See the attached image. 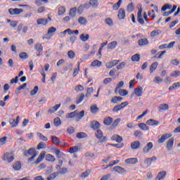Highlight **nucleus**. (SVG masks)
Wrapping results in <instances>:
<instances>
[{
	"instance_id": "obj_1",
	"label": "nucleus",
	"mask_w": 180,
	"mask_h": 180,
	"mask_svg": "<svg viewBox=\"0 0 180 180\" xmlns=\"http://www.w3.org/2000/svg\"><path fill=\"white\" fill-rule=\"evenodd\" d=\"M129 105V102L124 101L120 105H115L112 108L113 113H119L120 110H123L126 106Z\"/></svg>"
},
{
	"instance_id": "obj_2",
	"label": "nucleus",
	"mask_w": 180,
	"mask_h": 180,
	"mask_svg": "<svg viewBox=\"0 0 180 180\" xmlns=\"http://www.w3.org/2000/svg\"><path fill=\"white\" fill-rule=\"evenodd\" d=\"M96 136L100 141V143H105L108 141V138L106 136H103V132L101 129H97L96 133Z\"/></svg>"
},
{
	"instance_id": "obj_3",
	"label": "nucleus",
	"mask_w": 180,
	"mask_h": 180,
	"mask_svg": "<svg viewBox=\"0 0 180 180\" xmlns=\"http://www.w3.org/2000/svg\"><path fill=\"white\" fill-rule=\"evenodd\" d=\"M3 160L4 161H7L8 164H11V162L15 160V157H13L11 153H6L4 154Z\"/></svg>"
},
{
	"instance_id": "obj_4",
	"label": "nucleus",
	"mask_w": 180,
	"mask_h": 180,
	"mask_svg": "<svg viewBox=\"0 0 180 180\" xmlns=\"http://www.w3.org/2000/svg\"><path fill=\"white\" fill-rule=\"evenodd\" d=\"M172 137V134H165L162 136L160 139H158V142L159 144H162V143L165 142V140H168V139Z\"/></svg>"
},
{
	"instance_id": "obj_5",
	"label": "nucleus",
	"mask_w": 180,
	"mask_h": 180,
	"mask_svg": "<svg viewBox=\"0 0 180 180\" xmlns=\"http://www.w3.org/2000/svg\"><path fill=\"white\" fill-rule=\"evenodd\" d=\"M148 39L147 38H141L138 40V44L140 47H144L146 46H148L149 44Z\"/></svg>"
},
{
	"instance_id": "obj_6",
	"label": "nucleus",
	"mask_w": 180,
	"mask_h": 180,
	"mask_svg": "<svg viewBox=\"0 0 180 180\" xmlns=\"http://www.w3.org/2000/svg\"><path fill=\"white\" fill-rule=\"evenodd\" d=\"M119 63H120V60H113L109 63H107L105 64V67L106 68H113V67H115V65H117Z\"/></svg>"
},
{
	"instance_id": "obj_7",
	"label": "nucleus",
	"mask_w": 180,
	"mask_h": 180,
	"mask_svg": "<svg viewBox=\"0 0 180 180\" xmlns=\"http://www.w3.org/2000/svg\"><path fill=\"white\" fill-rule=\"evenodd\" d=\"M19 120H20V117L18 116L16 120L12 118L9 120V123L11 124V127H16L19 124Z\"/></svg>"
},
{
	"instance_id": "obj_8",
	"label": "nucleus",
	"mask_w": 180,
	"mask_h": 180,
	"mask_svg": "<svg viewBox=\"0 0 180 180\" xmlns=\"http://www.w3.org/2000/svg\"><path fill=\"white\" fill-rule=\"evenodd\" d=\"M8 12L11 15H19L23 12L22 8H9Z\"/></svg>"
},
{
	"instance_id": "obj_9",
	"label": "nucleus",
	"mask_w": 180,
	"mask_h": 180,
	"mask_svg": "<svg viewBox=\"0 0 180 180\" xmlns=\"http://www.w3.org/2000/svg\"><path fill=\"white\" fill-rule=\"evenodd\" d=\"M153 147H154L153 142L148 143L147 145L143 148V153H144V154H147V153H150V150H151Z\"/></svg>"
},
{
	"instance_id": "obj_10",
	"label": "nucleus",
	"mask_w": 180,
	"mask_h": 180,
	"mask_svg": "<svg viewBox=\"0 0 180 180\" xmlns=\"http://www.w3.org/2000/svg\"><path fill=\"white\" fill-rule=\"evenodd\" d=\"M90 127L93 129V130H98V129L101 127V123L96 120H93L90 124Z\"/></svg>"
},
{
	"instance_id": "obj_11",
	"label": "nucleus",
	"mask_w": 180,
	"mask_h": 180,
	"mask_svg": "<svg viewBox=\"0 0 180 180\" xmlns=\"http://www.w3.org/2000/svg\"><path fill=\"white\" fill-rule=\"evenodd\" d=\"M35 50L37 51V56L39 57L43 54V46L41 44H37L34 46Z\"/></svg>"
},
{
	"instance_id": "obj_12",
	"label": "nucleus",
	"mask_w": 180,
	"mask_h": 180,
	"mask_svg": "<svg viewBox=\"0 0 180 180\" xmlns=\"http://www.w3.org/2000/svg\"><path fill=\"white\" fill-rule=\"evenodd\" d=\"M51 141L53 144H55V146H63V142L60 141V139H58V137L56 136H51Z\"/></svg>"
},
{
	"instance_id": "obj_13",
	"label": "nucleus",
	"mask_w": 180,
	"mask_h": 180,
	"mask_svg": "<svg viewBox=\"0 0 180 180\" xmlns=\"http://www.w3.org/2000/svg\"><path fill=\"white\" fill-rule=\"evenodd\" d=\"M44 157H46V151H42L39 157L37 158V160L35 161V164H40L43 160H44Z\"/></svg>"
},
{
	"instance_id": "obj_14",
	"label": "nucleus",
	"mask_w": 180,
	"mask_h": 180,
	"mask_svg": "<svg viewBox=\"0 0 180 180\" xmlns=\"http://www.w3.org/2000/svg\"><path fill=\"white\" fill-rule=\"evenodd\" d=\"M169 109V106L166 103L160 104L158 108L159 112H165V110H168Z\"/></svg>"
},
{
	"instance_id": "obj_15",
	"label": "nucleus",
	"mask_w": 180,
	"mask_h": 180,
	"mask_svg": "<svg viewBox=\"0 0 180 180\" xmlns=\"http://www.w3.org/2000/svg\"><path fill=\"white\" fill-rule=\"evenodd\" d=\"M142 12H143V10L139 9L137 15L138 22L139 23H140V25H144L145 23L144 20L143 19V16L141 15Z\"/></svg>"
},
{
	"instance_id": "obj_16",
	"label": "nucleus",
	"mask_w": 180,
	"mask_h": 180,
	"mask_svg": "<svg viewBox=\"0 0 180 180\" xmlns=\"http://www.w3.org/2000/svg\"><path fill=\"white\" fill-rule=\"evenodd\" d=\"M112 169L115 172H117L118 174H124V172H126V169L120 166H115Z\"/></svg>"
},
{
	"instance_id": "obj_17",
	"label": "nucleus",
	"mask_w": 180,
	"mask_h": 180,
	"mask_svg": "<svg viewBox=\"0 0 180 180\" xmlns=\"http://www.w3.org/2000/svg\"><path fill=\"white\" fill-rule=\"evenodd\" d=\"M117 17L119 18V19L120 20H122V19H124V18H126V11H124V9L120 8L119 10Z\"/></svg>"
},
{
	"instance_id": "obj_18",
	"label": "nucleus",
	"mask_w": 180,
	"mask_h": 180,
	"mask_svg": "<svg viewBox=\"0 0 180 180\" xmlns=\"http://www.w3.org/2000/svg\"><path fill=\"white\" fill-rule=\"evenodd\" d=\"M35 150L36 149L34 148H31L27 151L25 150L24 152V155H25V157H28L29 155H34V154H36Z\"/></svg>"
},
{
	"instance_id": "obj_19",
	"label": "nucleus",
	"mask_w": 180,
	"mask_h": 180,
	"mask_svg": "<svg viewBox=\"0 0 180 180\" xmlns=\"http://www.w3.org/2000/svg\"><path fill=\"white\" fill-rule=\"evenodd\" d=\"M173 146H174V138H172V139H169L167 143L166 147H167L168 151H171L172 150Z\"/></svg>"
},
{
	"instance_id": "obj_20",
	"label": "nucleus",
	"mask_w": 180,
	"mask_h": 180,
	"mask_svg": "<svg viewBox=\"0 0 180 180\" xmlns=\"http://www.w3.org/2000/svg\"><path fill=\"white\" fill-rule=\"evenodd\" d=\"M146 124H148L149 126H158V124H160V122L150 119L146 121Z\"/></svg>"
},
{
	"instance_id": "obj_21",
	"label": "nucleus",
	"mask_w": 180,
	"mask_h": 180,
	"mask_svg": "<svg viewBox=\"0 0 180 180\" xmlns=\"http://www.w3.org/2000/svg\"><path fill=\"white\" fill-rule=\"evenodd\" d=\"M123 101V98L121 96H113L111 99V103L117 104Z\"/></svg>"
},
{
	"instance_id": "obj_22",
	"label": "nucleus",
	"mask_w": 180,
	"mask_h": 180,
	"mask_svg": "<svg viewBox=\"0 0 180 180\" xmlns=\"http://www.w3.org/2000/svg\"><path fill=\"white\" fill-rule=\"evenodd\" d=\"M111 140L117 141V143H122V141H123V138L117 134H115L111 137Z\"/></svg>"
},
{
	"instance_id": "obj_23",
	"label": "nucleus",
	"mask_w": 180,
	"mask_h": 180,
	"mask_svg": "<svg viewBox=\"0 0 180 180\" xmlns=\"http://www.w3.org/2000/svg\"><path fill=\"white\" fill-rule=\"evenodd\" d=\"M60 106H61V104L55 105L53 107L51 108L48 110L49 113H51V115L52 113H54V112H57V110H58V109H60Z\"/></svg>"
},
{
	"instance_id": "obj_24",
	"label": "nucleus",
	"mask_w": 180,
	"mask_h": 180,
	"mask_svg": "<svg viewBox=\"0 0 180 180\" xmlns=\"http://www.w3.org/2000/svg\"><path fill=\"white\" fill-rule=\"evenodd\" d=\"M134 94L136 96H141L143 95V87L139 86L134 89Z\"/></svg>"
},
{
	"instance_id": "obj_25",
	"label": "nucleus",
	"mask_w": 180,
	"mask_h": 180,
	"mask_svg": "<svg viewBox=\"0 0 180 180\" xmlns=\"http://www.w3.org/2000/svg\"><path fill=\"white\" fill-rule=\"evenodd\" d=\"M167 175V172L163 171V172H160L158 174L157 177L155 178V180H161V179H164V178H165V176Z\"/></svg>"
},
{
	"instance_id": "obj_26",
	"label": "nucleus",
	"mask_w": 180,
	"mask_h": 180,
	"mask_svg": "<svg viewBox=\"0 0 180 180\" xmlns=\"http://www.w3.org/2000/svg\"><path fill=\"white\" fill-rule=\"evenodd\" d=\"M150 165H151V162H150L148 158L146 159L143 162L141 163V167H142V168H148Z\"/></svg>"
},
{
	"instance_id": "obj_27",
	"label": "nucleus",
	"mask_w": 180,
	"mask_h": 180,
	"mask_svg": "<svg viewBox=\"0 0 180 180\" xmlns=\"http://www.w3.org/2000/svg\"><path fill=\"white\" fill-rule=\"evenodd\" d=\"M113 122V118L110 117H107L104 118L103 124H105V126H110L112 123Z\"/></svg>"
},
{
	"instance_id": "obj_28",
	"label": "nucleus",
	"mask_w": 180,
	"mask_h": 180,
	"mask_svg": "<svg viewBox=\"0 0 180 180\" xmlns=\"http://www.w3.org/2000/svg\"><path fill=\"white\" fill-rule=\"evenodd\" d=\"M131 148L132 150H138L140 148V141H136L131 143Z\"/></svg>"
},
{
	"instance_id": "obj_29",
	"label": "nucleus",
	"mask_w": 180,
	"mask_h": 180,
	"mask_svg": "<svg viewBox=\"0 0 180 180\" xmlns=\"http://www.w3.org/2000/svg\"><path fill=\"white\" fill-rule=\"evenodd\" d=\"M46 161H49V162H56V157L51 154H46Z\"/></svg>"
},
{
	"instance_id": "obj_30",
	"label": "nucleus",
	"mask_w": 180,
	"mask_h": 180,
	"mask_svg": "<svg viewBox=\"0 0 180 180\" xmlns=\"http://www.w3.org/2000/svg\"><path fill=\"white\" fill-rule=\"evenodd\" d=\"M126 164H137L139 160L136 158H132L125 160Z\"/></svg>"
},
{
	"instance_id": "obj_31",
	"label": "nucleus",
	"mask_w": 180,
	"mask_h": 180,
	"mask_svg": "<svg viewBox=\"0 0 180 180\" xmlns=\"http://www.w3.org/2000/svg\"><path fill=\"white\" fill-rule=\"evenodd\" d=\"M37 25H44L46 26L49 23V20H46L45 18H39L37 20Z\"/></svg>"
},
{
	"instance_id": "obj_32",
	"label": "nucleus",
	"mask_w": 180,
	"mask_h": 180,
	"mask_svg": "<svg viewBox=\"0 0 180 180\" xmlns=\"http://www.w3.org/2000/svg\"><path fill=\"white\" fill-rule=\"evenodd\" d=\"M13 169H15V171H20L22 168V163H20V162L19 161H17L15 163L13 164Z\"/></svg>"
},
{
	"instance_id": "obj_33",
	"label": "nucleus",
	"mask_w": 180,
	"mask_h": 180,
	"mask_svg": "<svg viewBox=\"0 0 180 180\" xmlns=\"http://www.w3.org/2000/svg\"><path fill=\"white\" fill-rule=\"evenodd\" d=\"M116 46H117V42L113 41L108 44L107 49L108 50H113V49H116Z\"/></svg>"
},
{
	"instance_id": "obj_34",
	"label": "nucleus",
	"mask_w": 180,
	"mask_h": 180,
	"mask_svg": "<svg viewBox=\"0 0 180 180\" xmlns=\"http://www.w3.org/2000/svg\"><path fill=\"white\" fill-rule=\"evenodd\" d=\"M157 67H158V62H154L151 64V65L150 67V70H149L150 74H153V72H154V70H157Z\"/></svg>"
},
{
	"instance_id": "obj_35",
	"label": "nucleus",
	"mask_w": 180,
	"mask_h": 180,
	"mask_svg": "<svg viewBox=\"0 0 180 180\" xmlns=\"http://www.w3.org/2000/svg\"><path fill=\"white\" fill-rule=\"evenodd\" d=\"M161 33L162 32L160 30H153L150 32V37H157V36H160Z\"/></svg>"
},
{
	"instance_id": "obj_36",
	"label": "nucleus",
	"mask_w": 180,
	"mask_h": 180,
	"mask_svg": "<svg viewBox=\"0 0 180 180\" xmlns=\"http://www.w3.org/2000/svg\"><path fill=\"white\" fill-rule=\"evenodd\" d=\"M180 88V82L174 83L172 86L169 87V91H174V89H178Z\"/></svg>"
},
{
	"instance_id": "obj_37",
	"label": "nucleus",
	"mask_w": 180,
	"mask_h": 180,
	"mask_svg": "<svg viewBox=\"0 0 180 180\" xmlns=\"http://www.w3.org/2000/svg\"><path fill=\"white\" fill-rule=\"evenodd\" d=\"M139 127L141 129V130H143V131H147L148 130V126H147L146 124L141 122L138 124Z\"/></svg>"
},
{
	"instance_id": "obj_38",
	"label": "nucleus",
	"mask_w": 180,
	"mask_h": 180,
	"mask_svg": "<svg viewBox=\"0 0 180 180\" xmlns=\"http://www.w3.org/2000/svg\"><path fill=\"white\" fill-rule=\"evenodd\" d=\"M85 116V110H82L80 111L77 115V117H76V122H79V120H81V119Z\"/></svg>"
},
{
	"instance_id": "obj_39",
	"label": "nucleus",
	"mask_w": 180,
	"mask_h": 180,
	"mask_svg": "<svg viewBox=\"0 0 180 180\" xmlns=\"http://www.w3.org/2000/svg\"><path fill=\"white\" fill-rule=\"evenodd\" d=\"M59 169V172H57L58 175H65V174L68 173V169L67 167H60Z\"/></svg>"
},
{
	"instance_id": "obj_40",
	"label": "nucleus",
	"mask_w": 180,
	"mask_h": 180,
	"mask_svg": "<svg viewBox=\"0 0 180 180\" xmlns=\"http://www.w3.org/2000/svg\"><path fill=\"white\" fill-rule=\"evenodd\" d=\"M101 65H102V62L98 60H94L91 63V67H101Z\"/></svg>"
},
{
	"instance_id": "obj_41",
	"label": "nucleus",
	"mask_w": 180,
	"mask_h": 180,
	"mask_svg": "<svg viewBox=\"0 0 180 180\" xmlns=\"http://www.w3.org/2000/svg\"><path fill=\"white\" fill-rule=\"evenodd\" d=\"M91 112L93 113V115H95L96 113H98L99 112V108H98L96 105H91L90 107Z\"/></svg>"
},
{
	"instance_id": "obj_42",
	"label": "nucleus",
	"mask_w": 180,
	"mask_h": 180,
	"mask_svg": "<svg viewBox=\"0 0 180 180\" xmlns=\"http://www.w3.org/2000/svg\"><path fill=\"white\" fill-rule=\"evenodd\" d=\"M79 37L82 41H88V40L89 39V34H80Z\"/></svg>"
},
{
	"instance_id": "obj_43",
	"label": "nucleus",
	"mask_w": 180,
	"mask_h": 180,
	"mask_svg": "<svg viewBox=\"0 0 180 180\" xmlns=\"http://www.w3.org/2000/svg\"><path fill=\"white\" fill-rule=\"evenodd\" d=\"M57 176H58V173L57 172H53L47 177L46 180H54L56 178H57Z\"/></svg>"
},
{
	"instance_id": "obj_44",
	"label": "nucleus",
	"mask_w": 180,
	"mask_h": 180,
	"mask_svg": "<svg viewBox=\"0 0 180 180\" xmlns=\"http://www.w3.org/2000/svg\"><path fill=\"white\" fill-rule=\"evenodd\" d=\"M76 137L77 139H86V137H88V134L85 132H79L76 134Z\"/></svg>"
},
{
	"instance_id": "obj_45",
	"label": "nucleus",
	"mask_w": 180,
	"mask_h": 180,
	"mask_svg": "<svg viewBox=\"0 0 180 180\" xmlns=\"http://www.w3.org/2000/svg\"><path fill=\"white\" fill-rule=\"evenodd\" d=\"M69 15L71 18H75V15H77V7L72 8L70 11Z\"/></svg>"
},
{
	"instance_id": "obj_46",
	"label": "nucleus",
	"mask_w": 180,
	"mask_h": 180,
	"mask_svg": "<svg viewBox=\"0 0 180 180\" xmlns=\"http://www.w3.org/2000/svg\"><path fill=\"white\" fill-rule=\"evenodd\" d=\"M90 5L92 8H97L99 6V1L98 0H90Z\"/></svg>"
},
{
	"instance_id": "obj_47",
	"label": "nucleus",
	"mask_w": 180,
	"mask_h": 180,
	"mask_svg": "<svg viewBox=\"0 0 180 180\" xmlns=\"http://www.w3.org/2000/svg\"><path fill=\"white\" fill-rule=\"evenodd\" d=\"M37 136H39V140H42V141H48L49 139H47V137H46L44 135H43V134L38 132L37 133Z\"/></svg>"
},
{
	"instance_id": "obj_48",
	"label": "nucleus",
	"mask_w": 180,
	"mask_h": 180,
	"mask_svg": "<svg viewBox=\"0 0 180 180\" xmlns=\"http://www.w3.org/2000/svg\"><path fill=\"white\" fill-rule=\"evenodd\" d=\"M19 57L21 58V60H27L29 58V56L26 52H21L19 54Z\"/></svg>"
},
{
	"instance_id": "obj_49",
	"label": "nucleus",
	"mask_w": 180,
	"mask_h": 180,
	"mask_svg": "<svg viewBox=\"0 0 180 180\" xmlns=\"http://www.w3.org/2000/svg\"><path fill=\"white\" fill-rule=\"evenodd\" d=\"M120 5H122V0H118L117 3L112 6L113 11H117L120 8Z\"/></svg>"
},
{
	"instance_id": "obj_50",
	"label": "nucleus",
	"mask_w": 180,
	"mask_h": 180,
	"mask_svg": "<svg viewBox=\"0 0 180 180\" xmlns=\"http://www.w3.org/2000/svg\"><path fill=\"white\" fill-rule=\"evenodd\" d=\"M46 147H47V145L45 143L41 142L37 145V150H42L46 148Z\"/></svg>"
},
{
	"instance_id": "obj_51",
	"label": "nucleus",
	"mask_w": 180,
	"mask_h": 180,
	"mask_svg": "<svg viewBox=\"0 0 180 180\" xmlns=\"http://www.w3.org/2000/svg\"><path fill=\"white\" fill-rule=\"evenodd\" d=\"M172 8V5L169 4H165L162 7V12H165L167 9H171Z\"/></svg>"
},
{
	"instance_id": "obj_52",
	"label": "nucleus",
	"mask_w": 180,
	"mask_h": 180,
	"mask_svg": "<svg viewBox=\"0 0 180 180\" xmlns=\"http://www.w3.org/2000/svg\"><path fill=\"white\" fill-rule=\"evenodd\" d=\"M131 60V61H140V54L136 53L135 55L132 56Z\"/></svg>"
},
{
	"instance_id": "obj_53",
	"label": "nucleus",
	"mask_w": 180,
	"mask_h": 180,
	"mask_svg": "<svg viewBox=\"0 0 180 180\" xmlns=\"http://www.w3.org/2000/svg\"><path fill=\"white\" fill-rule=\"evenodd\" d=\"M118 92L121 96H126L129 94V91H127V90L122 89H119Z\"/></svg>"
},
{
	"instance_id": "obj_54",
	"label": "nucleus",
	"mask_w": 180,
	"mask_h": 180,
	"mask_svg": "<svg viewBox=\"0 0 180 180\" xmlns=\"http://www.w3.org/2000/svg\"><path fill=\"white\" fill-rule=\"evenodd\" d=\"M78 146L71 147L69 149V153H70V154H74V153H78Z\"/></svg>"
},
{
	"instance_id": "obj_55",
	"label": "nucleus",
	"mask_w": 180,
	"mask_h": 180,
	"mask_svg": "<svg viewBox=\"0 0 180 180\" xmlns=\"http://www.w3.org/2000/svg\"><path fill=\"white\" fill-rule=\"evenodd\" d=\"M57 32V29L54 27H51L49 28L47 34H53Z\"/></svg>"
},
{
	"instance_id": "obj_56",
	"label": "nucleus",
	"mask_w": 180,
	"mask_h": 180,
	"mask_svg": "<svg viewBox=\"0 0 180 180\" xmlns=\"http://www.w3.org/2000/svg\"><path fill=\"white\" fill-rule=\"evenodd\" d=\"M78 22L80 25H86L88 22V21H86V19L84 17H79Z\"/></svg>"
},
{
	"instance_id": "obj_57",
	"label": "nucleus",
	"mask_w": 180,
	"mask_h": 180,
	"mask_svg": "<svg viewBox=\"0 0 180 180\" xmlns=\"http://www.w3.org/2000/svg\"><path fill=\"white\" fill-rule=\"evenodd\" d=\"M134 136L138 139H141V136H143V132L139 130H136L134 133Z\"/></svg>"
},
{
	"instance_id": "obj_58",
	"label": "nucleus",
	"mask_w": 180,
	"mask_h": 180,
	"mask_svg": "<svg viewBox=\"0 0 180 180\" xmlns=\"http://www.w3.org/2000/svg\"><path fill=\"white\" fill-rule=\"evenodd\" d=\"M53 123L54 125L57 127L60 126V124H61V120L60 119V117H56L53 120Z\"/></svg>"
},
{
	"instance_id": "obj_59",
	"label": "nucleus",
	"mask_w": 180,
	"mask_h": 180,
	"mask_svg": "<svg viewBox=\"0 0 180 180\" xmlns=\"http://www.w3.org/2000/svg\"><path fill=\"white\" fill-rule=\"evenodd\" d=\"M92 92H94V88L93 87L87 88V91H86V98H89V96H91V94H92Z\"/></svg>"
},
{
	"instance_id": "obj_60",
	"label": "nucleus",
	"mask_w": 180,
	"mask_h": 180,
	"mask_svg": "<svg viewBox=\"0 0 180 180\" xmlns=\"http://www.w3.org/2000/svg\"><path fill=\"white\" fill-rule=\"evenodd\" d=\"M65 13V7L61 6L58 8V15L60 16L61 15H64Z\"/></svg>"
},
{
	"instance_id": "obj_61",
	"label": "nucleus",
	"mask_w": 180,
	"mask_h": 180,
	"mask_svg": "<svg viewBox=\"0 0 180 180\" xmlns=\"http://www.w3.org/2000/svg\"><path fill=\"white\" fill-rule=\"evenodd\" d=\"M68 56L69 57V58H70L71 60H72L73 58H75V53L73 52V51L70 50L68 52Z\"/></svg>"
},
{
	"instance_id": "obj_62",
	"label": "nucleus",
	"mask_w": 180,
	"mask_h": 180,
	"mask_svg": "<svg viewBox=\"0 0 180 180\" xmlns=\"http://www.w3.org/2000/svg\"><path fill=\"white\" fill-rule=\"evenodd\" d=\"M89 174H91V170H86V172L82 173L81 178H87V176H89Z\"/></svg>"
},
{
	"instance_id": "obj_63",
	"label": "nucleus",
	"mask_w": 180,
	"mask_h": 180,
	"mask_svg": "<svg viewBox=\"0 0 180 180\" xmlns=\"http://www.w3.org/2000/svg\"><path fill=\"white\" fill-rule=\"evenodd\" d=\"M127 9V12H133V11H134V6L133 5V4H129Z\"/></svg>"
},
{
	"instance_id": "obj_64",
	"label": "nucleus",
	"mask_w": 180,
	"mask_h": 180,
	"mask_svg": "<svg viewBox=\"0 0 180 180\" xmlns=\"http://www.w3.org/2000/svg\"><path fill=\"white\" fill-rule=\"evenodd\" d=\"M179 75H180V71L179 70L174 71L173 72H172L170 74V77H179Z\"/></svg>"
}]
</instances>
